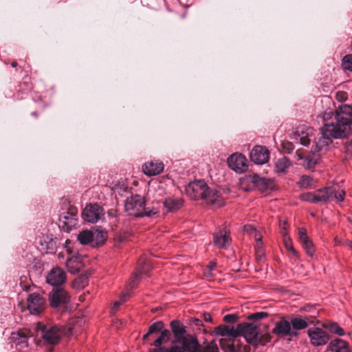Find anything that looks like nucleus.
I'll list each match as a JSON object with an SVG mask.
<instances>
[{"instance_id":"3","label":"nucleus","mask_w":352,"mask_h":352,"mask_svg":"<svg viewBox=\"0 0 352 352\" xmlns=\"http://www.w3.org/2000/svg\"><path fill=\"white\" fill-rule=\"evenodd\" d=\"M124 207L129 215L135 217L144 216L151 217L157 214V211L156 208H153V206L146 207L144 198L140 195H133L128 197L125 201Z\"/></svg>"},{"instance_id":"15","label":"nucleus","mask_w":352,"mask_h":352,"mask_svg":"<svg viewBox=\"0 0 352 352\" xmlns=\"http://www.w3.org/2000/svg\"><path fill=\"white\" fill-rule=\"evenodd\" d=\"M228 166L236 173H241L248 168L247 159L240 153H234L228 158Z\"/></svg>"},{"instance_id":"45","label":"nucleus","mask_w":352,"mask_h":352,"mask_svg":"<svg viewBox=\"0 0 352 352\" xmlns=\"http://www.w3.org/2000/svg\"><path fill=\"white\" fill-rule=\"evenodd\" d=\"M143 273H144V270L140 269V270H138L133 274V275L132 276V277L131 278L130 283H129L130 287L131 288H133L137 285L138 279L140 278V277L141 276V275Z\"/></svg>"},{"instance_id":"38","label":"nucleus","mask_w":352,"mask_h":352,"mask_svg":"<svg viewBox=\"0 0 352 352\" xmlns=\"http://www.w3.org/2000/svg\"><path fill=\"white\" fill-rule=\"evenodd\" d=\"M76 260V258H75ZM75 261L72 258H67L66 261V267L71 274H76L80 271V264H75Z\"/></svg>"},{"instance_id":"52","label":"nucleus","mask_w":352,"mask_h":352,"mask_svg":"<svg viewBox=\"0 0 352 352\" xmlns=\"http://www.w3.org/2000/svg\"><path fill=\"white\" fill-rule=\"evenodd\" d=\"M287 221H280L279 227H280V232L282 236H283V231H285V232H287Z\"/></svg>"},{"instance_id":"10","label":"nucleus","mask_w":352,"mask_h":352,"mask_svg":"<svg viewBox=\"0 0 352 352\" xmlns=\"http://www.w3.org/2000/svg\"><path fill=\"white\" fill-rule=\"evenodd\" d=\"M69 301V296L63 287H53L49 294L50 305L53 308H58Z\"/></svg>"},{"instance_id":"44","label":"nucleus","mask_w":352,"mask_h":352,"mask_svg":"<svg viewBox=\"0 0 352 352\" xmlns=\"http://www.w3.org/2000/svg\"><path fill=\"white\" fill-rule=\"evenodd\" d=\"M305 252L309 256H313L315 253V248L312 241L309 239L301 243Z\"/></svg>"},{"instance_id":"2","label":"nucleus","mask_w":352,"mask_h":352,"mask_svg":"<svg viewBox=\"0 0 352 352\" xmlns=\"http://www.w3.org/2000/svg\"><path fill=\"white\" fill-rule=\"evenodd\" d=\"M344 197L345 191L336 186L322 188L300 195L302 201L311 204H326L334 199L338 202H342L344 201Z\"/></svg>"},{"instance_id":"22","label":"nucleus","mask_w":352,"mask_h":352,"mask_svg":"<svg viewBox=\"0 0 352 352\" xmlns=\"http://www.w3.org/2000/svg\"><path fill=\"white\" fill-rule=\"evenodd\" d=\"M208 204L216 205L217 207L224 206L225 201L220 192L214 188H208L206 197L204 198Z\"/></svg>"},{"instance_id":"59","label":"nucleus","mask_w":352,"mask_h":352,"mask_svg":"<svg viewBox=\"0 0 352 352\" xmlns=\"http://www.w3.org/2000/svg\"><path fill=\"white\" fill-rule=\"evenodd\" d=\"M150 335L151 334H148V331H147V333L143 336L142 339L144 340H146L148 338Z\"/></svg>"},{"instance_id":"46","label":"nucleus","mask_w":352,"mask_h":352,"mask_svg":"<svg viewBox=\"0 0 352 352\" xmlns=\"http://www.w3.org/2000/svg\"><path fill=\"white\" fill-rule=\"evenodd\" d=\"M269 316V314L265 311H259L256 312L252 314H250L248 316V320H262L263 318H267Z\"/></svg>"},{"instance_id":"19","label":"nucleus","mask_w":352,"mask_h":352,"mask_svg":"<svg viewBox=\"0 0 352 352\" xmlns=\"http://www.w3.org/2000/svg\"><path fill=\"white\" fill-rule=\"evenodd\" d=\"M230 241V233L226 228H219L213 234V242L218 248H226Z\"/></svg>"},{"instance_id":"49","label":"nucleus","mask_w":352,"mask_h":352,"mask_svg":"<svg viewBox=\"0 0 352 352\" xmlns=\"http://www.w3.org/2000/svg\"><path fill=\"white\" fill-rule=\"evenodd\" d=\"M217 263L214 261H210L208 265H207V270L208 271L204 273V275L206 276H211V272L216 267Z\"/></svg>"},{"instance_id":"20","label":"nucleus","mask_w":352,"mask_h":352,"mask_svg":"<svg viewBox=\"0 0 352 352\" xmlns=\"http://www.w3.org/2000/svg\"><path fill=\"white\" fill-rule=\"evenodd\" d=\"M272 332L275 335L283 336H296L298 335L297 332L292 330L290 322L285 319L276 322Z\"/></svg>"},{"instance_id":"1","label":"nucleus","mask_w":352,"mask_h":352,"mask_svg":"<svg viewBox=\"0 0 352 352\" xmlns=\"http://www.w3.org/2000/svg\"><path fill=\"white\" fill-rule=\"evenodd\" d=\"M324 134L333 139H341L352 133V107L340 104L335 111V121L322 127Z\"/></svg>"},{"instance_id":"16","label":"nucleus","mask_w":352,"mask_h":352,"mask_svg":"<svg viewBox=\"0 0 352 352\" xmlns=\"http://www.w3.org/2000/svg\"><path fill=\"white\" fill-rule=\"evenodd\" d=\"M314 135V130L313 128L305 125L300 126L295 132V139L301 145L308 146Z\"/></svg>"},{"instance_id":"35","label":"nucleus","mask_w":352,"mask_h":352,"mask_svg":"<svg viewBox=\"0 0 352 352\" xmlns=\"http://www.w3.org/2000/svg\"><path fill=\"white\" fill-rule=\"evenodd\" d=\"M290 165L289 160L287 157H283L275 162V170L277 173H285Z\"/></svg>"},{"instance_id":"50","label":"nucleus","mask_w":352,"mask_h":352,"mask_svg":"<svg viewBox=\"0 0 352 352\" xmlns=\"http://www.w3.org/2000/svg\"><path fill=\"white\" fill-rule=\"evenodd\" d=\"M126 294H123L120 296V300H117L113 304V309L116 310L118 307L125 301Z\"/></svg>"},{"instance_id":"24","label":"nucleus","mask_w":352,"mask_h":352,"mask_svg":"<svg viewBox=\"0 0 352 352\" xmlns=\"http://www.w3.org/2000/svg\"><path fill=\"white\" fill-rule=\"evenodd\" d=\"M144 174L148 176L157 175L164 170V164L160 161H151L143 166Z\"/></svg>"},{"instance_id":"40","label":"nucleus","mask_w":352,"mask_h":352,"mask_svg":"<svg viewBox=\"0 0 352 352\" xmlns=\"http://www.w3.org/2000/svg\"><path fill=\"white\" fill-rule=\"evenodd\" d=\"M197 352H219L217 344L212 340Z\"/></svg>"},{"instance_id":"6","label":"nucleus","mask_w":352,"mask_h":352,"mask_svg":"<svg viewBox=\"0 0 352 352\" xmlns=\"http://www.w3.org/2000/svg\"><path fill=\"white\" fill-rule=\"evenodd\" d=\"M153 208L157 210V214L174 212L178 210L183 205V200L180 198L168 197L164 199H156L153 201Z\"/></svg>"},{"instance_id":"31","label":"nucleus","mask_w":352,"mask_h":352,"mask_svg":"<svg viewBox=\"0 0 352 352\" xmlns=\"http://www.w3.org/2000/svg\"><path fill=\"white\" fill-rule=\"evenodd\" d=\"M93 236V247L103 245L107 239V232L101 229L91 230Z\"/></svg>"},{"instance_id":"27","label":"nucleus","mask_w":352,"mask_h":352,"mask_svg":"<svg viewBox=\"0 0 352 352\" xmlns=\"http://www.w3.org/2000/svg\"><path fill=\"white\" fill-rule=\"evenodd\" d=\"M175 344H182V349L188 352H197L198 351V342L197 340L192 336H184L180 339L179 341L175 342Z\"/></svg>"},{"instance_id":"36","label":"nucleus","mask_w":352,"mask_h":352,"mask_svg":"<svg viewBox=\"0 0 352 352\" xmlns=\"http://www.w3.org/2000/svg\"><path fill=\"white\" fill-rule=\"evenodd\" d=\"M316 181L313 177L309 175H302L298 182V185L301 188H311L315 186Z\"/></svg>"},{"instance_id":"30","label":"nucleus","mask_w":352,"mask_h":352,"mask_svg":"<svg viewBox=\"0 0 352 352\" xmlns=\"http://www.w3.org/2000/svg\"><path fill=\"white\" fill-rule=\"evenodd\" d=\"M309 318L301 316H296L290 321L291 327L294 330H302L306 329L309 325Z\"/></svg>"},{"instance_id":"61","label":"nucleus","mask_w":352,"mask_h":352,"mask_svg":"<svg viewBox=\"0 0 352 352\" xmlns=\"http://www.w3.org/2000/svg\"><path fill=\"white\" fill-rule=\"evenodd\" d=\"M347 245H349V247L352 250V241H349Z\"/></svg>"},{"instance_id":"32","label":"nucleus","mask_w":352,"mask_h":352,"mask_svg":"<svg viewBox=\"0 0 352 352\" xmlns=\"http://www.w3.org/2000/svg\"><path fill=\"white\" fill-rule=\"evenodd\" d=\"M320 154L317 152H315V151L313 152L312 155H309L305 157H302L301 156H299V159L303 160L302 165L306 168H311L316 166V164L318 163V161L320 157Z\"/></svg>"},{"instance_id":"47","label":"nucleus","mask_w":352,"mask_h":352,"mask_svg":"<svg viewBox=\"0 0 352 352\" xmlns=\"http://www.w3.org/2000/svg\"><path fill=\"white\" fill-rule=\"evenodd\" d=\"M239 319V316L235 314H227L223 316V321L227 323H235Z\"/></svg>"},{"instance_id":"57","label":"nucleus","mask_w":352,"mask_h":352,"mask_svg":"<svg viewBox=\"0 0 352 352\" xmlns=\"http://www.w3.org/2000/svg\"><path fill=\"white\" fill-rule=\"evenodd\" d=\"M345 97V93L344 92H338L336 94V98L337 99H342Z\"/></svg>"},{"instance_id":"14","label":"nucleus","mask_w":352,"mask_h":352,"mask_svg":"<svg viewBox=\"0 0 352 352\" xmlns=\"http://www.w3.org/2000/svg\"><path fill=\"white\" fill-rule=\"evenodd\" d=\"M46 280L54 287H63L66 280V273L60 267H54L47 275Z\"/></svg>"},{"instance_id":"43","label":"nucleus","mask_w":352,"mask_h":352,"mask_svg":"<svg viewBox=\"0 0 352 352\" xmlns=\"http://www.w3.org/2000/svg\"><path fill=\"white\" fill-rule=\"evenodd\" d=\"M342 66L344 69L352 72V54H348L343 57Z\"/></svg>"},{"instance_id":"17","label":"nucleus","mask_w":352,"mask_h":352,"mask_svg":"<svg viewBox=\"0 0 352 352\" xmlns=\"http://www.w3.org/2000/svg\"><path fill=\"white\" fill-rule=\"evenodd\" d=\"M251 182L253 184L254 186L261 192H268L269 191L273 190L275 187L274 179L262 177L258 175H254L252 177Z\"/></svg>"},{"instance_id":"7","label":"nucleus","mask_w":352,"mask_h":352,"mask_svg":"<svg viewBox=\"0 0 352 352\" xmlns=\"http://www.w3.org/2000/svg\"><path fill=\"white\" fill-rule=\"evenodd\" d=\"M41 331L44 342L52 345L58 344L65 333L61 326L52 324L43 325Z\"/></svg>"},{"instance_id":"34","label":"nucleus","mask_w":352,"mask_h":352,"mask_svg":"<svg viewBox=\"0 0 352 352\" xmlns=\"http://www.w3.org/2000/svg\"><path fill=\"white\" fill-rule=\"evenodd\" d=\"M170 331L168 329H164L161 331L158 338L151 344L155 348L162 347L161 345L167 342L170 338Z\"/></svg>"},{"instance_id":"18","label":"nucleus","mask_w":352,"mask_h":352,"mask_svg":"<svg viewBox=\"0 0 352 352\" xmlns=\"http://www.w3.org/2000/svg\"><path fill=\"white\" fill-rule=\"evenodd\" d=\"M251 160L256 164H264L268 162L270 152L265 146H255L250 153Z\"/></svg>"},{"instance_id":"56","label":"nucleus","mask_w":352,"mask_h":352,"mask_svg":"<svg viewBox=\"0 0 352 352\" xmlns=\"http://www.w3.org/2000/svg\"><path fill=\"white\" fill-rule=\"evenodd\" d=\"M204 320L206 321V322H211L212 321V317H211L210 314L205 313L204 314Z\"/></svg>"},{"instance_id":"13","label":"nucleus","mask_w":352,"mask_h":352,"mask_svg":"<svg viewBox=\"0 0 352 352\" xmlns=\"http://www.w3.org/2000/svg\"><path fill=\"white\" fill-rule=\"evenodd\" d=\"M103 208L97 204L87 206L82 211V216L85 221L96 223L104 216Z\"/></svg>"},{"instance_id":"42","label":"nucleus","mask_w":352,"mask_h":352,"mask_svg":"<svg viewBox=\"0 0 352 352\" xmlns=\"http://www.w3.org/2000/svg\"><path fill=\"white\" fill-rule=\"evenodd\" d=\"M164 328V323L162 321H157L154 323H153L150 327H148V334H153L155 333H158L162 331V329Z\"/></svg>"},{"instance_id":"48","label":"nucleus","mask_w":352,"mask_h":352,"mask_svg":"<svg viewBox=\"0 0 352 352\" xmlns=\"http://www.w3.org/2000/svg\"><path fill=\"white\" fill-rule=\"evenodd\" d=\"M298 238L301 243L309 240L306 230L304 228H301L298 230Z\"/></svg>"},{"instance_id":"4","label":"nucleus","mask_w":352,"mask_h":352,"mask_svg":"<svg viewBox=\"0 0 352 352\" xmlns=\"http://www.w3.org/2000/svg\"><path fill=\"white\" fill-rule=\"evenodd\" d=\"M238 333L239 336H243L248 343L254 346L261 344L264 338L258 327L248 322L238 324Z\"/></svg>"},{"instance_id":"9","label":"nucleus","mask_w":352,"mask_h":352,"mask_svg":"<svg viewBox=\"0 0 352 352\" xmlns=\"http://www.w3.org/2000/svg\"><path fill=\"white\" fill-rule=\"evenodd\" d=\"M221 349L225 352H249L250 347L243 345L237 338H222L219 340Z\"/></svg>"},{"instance_id":"21","label":"nucleus","mask_w":352,"mask_h":352,"mask_svg":"<svg viewBox=\"0 0 352 352\" xmlns=\"http://www.w3.org/2000/svg\"><path fill=\"white\" fill-rule=\"evenodd\" d=\"M10 342L14 344L16 349H23L28 346V333L24 330L12 332L10 336Z\"/></svg>"},{"instance_id":"60","label":"nucleus","mask_w":352,"mask_h":352,"mask_svg":"<svg viewBox=\"0 0 352 352\" xmlns=\"http://www.w3.org/2000/svg\"><path fill=\"white\" fill-rule=\"evenodd\" d=\"M11 65H12V67H17V65H18V63H17V62H16V61H13V62L12 63Z\"/></svg>"},{"instance_id":"54","label":"nucleus","mask_w":352,"mask_h":352,"mask_svg":"<svg viewBox=\"0 0 352 352\" xmlns=\"http://www.w3.org/2000/svg\"><path fill=\"white\" fill-rule=\"evenodd\" d=\"M333 113L331 110H329V111H325L324 113V115H323V120H327L330 118H331V116H333Z\"/></svg>"},{"instance_id":"23","label":"nucleus","mask_w":352,"mask_h":352,"mask_svg":"<svg viewBox=\"0 0 352 352\" xmlns=\"http://www.w3.org/2000/svg\"><path fill=\"white\" fill-rule=\"evenodd\" d=\"M38 243L41 247V251L46 254L54 252L56 249V241L51 235H43L39 237Z\"/></svg>"},{"instance_id":"29","label":"nucleus","mask_w":352,"mask_h":352,"mask_svg":"<svg viewBox=\"0 0 352 352\" xmlns=\"http://www.w3.org/2000/svg\"><path fill=\"white\" fill-rule=\"evenodd\" d=\"M331 352H349V344L340 338L332 340L329 344Z\"/></svg>"},{"instance_id":"26","label":"nucleus","mask_w":352,"mask_h":352,"mask_svg":"<svg viewBox=\"0 0 352 352\" xmlns=\"http://www.w3.org/2000/svg\"><path fill=\"white\" fill-rule=\"evenodd\" d=\"M333 138L326 135L323 129H321V136L316 144L315 152L322 154L324 153L333 142Z\"/></svg>"},{"instance_id":"28","label":"nucleus","mask_w":352,"mask_h":352,"mask_svg":"<svg viewBox=\"0 0 352 352\" xmlns=\"http://www.w3.org/2000/svg\"><path fill=\"white\" fill-rule=\"evenodd\" d=\"M170 326L175 338L173 343L179 341L181 338L185 336L186 333V327L182 322L177 320H172Z\"/></svg>"},{"instance_id":"12","label":"nucleus","mask_w":352,"mask_h":352,"mask_svg":"<svg viewBox=\"0 0 352 352\" xmlns=\"http://www.w3.org/2000/svg\"><path fill=\"white\" fill-rule=\"evenodd\" d=\"M307 335L311 344L315 346L325 345L329 340V334L320 327L309 328L307 331Z\"/></svg>"},{"instance_id":"51","label":"nucleus","mask_w":352,"mask_h":352,"mask_svg":"<svg viewBox=\"0 0 352 352\" xmlns=\"http://www.w3.org/2000/svg\"><path fill=\"white\" fill-rule=\"evenodd\" d=\"M283 147L288 153H291L294 150V146L292 143L289 142H283Z\"/></svg>"},{"instance_id":"55","label":"nucleus","mask_w":352,"mask_h":352,"mask_svg":"<svg viewBox=\"0 0 352 352\" xmlns=\"http://www.w3.org/2000/svg\"><path fill=\"white\" fill-rule=\"evenodd\" d=\"M117 238L120 242H122L126 239V235L125 233H124L123 234L122 233H120L118 235Z\"/></svg>"},{"instance_id":"53","label":"nucleus","mask_w":352,"mask_h":352,"mask_svg":"<svg viewBox=\"0 0 352 352\" xmlns=\"http://www.w3.org/2000/svg\"><path fill=\"white\" fill-rule=\"evenodd\" d=\"M345 152L347 155H352V140L345 144Z\"/></svg>"},{"instance_id":"41","label":"nucleus","mask_w":352,"mask_h":352,"mask_svg":"<svg viewBox=\"0 0 352 352\" xmlns=\"http://www.w3.org/2000/svg\"><path fill=\"white\" fill-rule=\"evenodd\" d=\"M150 352H184V349H182L180 346H173L169 348H154L151 349Z\"/></svg>"},{"instance_id":"39","label":"nucleus","mask_w":352,"mask_h":352,"mask_svg":"<svg viewBox=\"0 0 352 352\" xmlns=\"http://www.w3.org/2000/svg\"><path fill=\"white\" fill-rule=\"evenodd\" d=\"M324 327L329 329V330L331 333L337 334L340 336H342L344 335V329L342 327H340L336 322H329Z\"/></svg>"},{"instance_id":"33","label":"nucleus","mask_w":352,"mask_h":352,"mask_svg":"<svg viewBox=\"0 0 352 352\" xmlns=\"http://www.w3.org/2000/svg\"><path fill=\"white\" fill-rule=\"evenodd\" d=\"M77 239L82 245L91 244L93 246V236L91 230H85L81 231Z\"/></svg>"},{"instance_id":"25","label":"nucleus","mask_w":352,"mask_h":352,"mask_svg":"<svg viewBox=\"0 0 352 352\" xmlns=\"http://www.w3.org/2000/svg\"><path fill=\"white\" fill-rule=\"evenodd\" d=\"M214 333L224 338H237L239 337L238 324L236 328L228 325H219L214 328Z\"/></svg>"},{"instance_id":"37","label":"nucleus","mask_w":352,"mask_h":352,"mask_svg":"<svg viewBox=\"0 0 352 352\" xmlns=\"http://www.w3.org/2000/svg\"><path fill=\"white\" fill-rule=\"evenodd\" d=\"M283 238L284 246L286 248V250L291 252L294 256L298 257V253L293 247L292 239L290 236L288 235V233L285 232V231H283Z\"/></svg>"},{"instance_id":"8","label":"nucleus","mask_w":352,"mask_h":352,"mask_svg":"<svg viewBox=\"0 0 352 352\" xmlns=\"http://www.w3.org/2000/svg\"><path fill=\"white\" fill-rule=\"evenodd\" d=\"M208 186L204 180H195L186 188L187 195L192 199H204L206 197Z\"/></svg>"},{"instance_id":"5","label":"nucleus","mask_w":352,"mask_h":352,"mask_svg":"<svg viewBox=\"0 0 352 352\" xmlns=\"http://www.w3.org/2000/svg\"><path fill=\"white\" fill-rule=\"evenodd\" d=\"M58 226L61 230L69 232L75 229L78 225V209L75 206H69L66 210L59 215Z\"/></svg>"},{"instance_id":"58","label":"nucleus","mask_w":352,"mask_h":352,"mask_svg":"<svg viewBox=\"0 0 352 352\" xmlns=\"http://www.w3.org/2000/svg\"><path fill=\"white\" fill-rule=\"evenodd\" d=\"M194 323L195 325L197 326H199V325H201L202 324V321L199 319H197V318H195L194 319Z\"/></svg>"},{"instance_id":"11","label":"nucleus","mask_w":352,"mask_h":352,"mask_svg":"<svg viewBox=\"0 0 352 352\" xmlns=\"http://www.w3.org/2000/svg\"><path fill=\"white\" fill-rule=\"evenodd\" d=\"M28 309L32 315H39L45 309V300L38 293L30 294L27 298Z\"/></svg>"},{"instance_id":"62","label":"nucleus","mask_w":352,"mask_h":352,"mask_svg":"<svg viewBox=\"0 0 352 352\" xmlns=\"http://www.w3.org/2000/svg\"><path fill=\"white\" fill-rule=\"evenodd\" d=\"M32 115L33 116H35V117H37V116H38L36 112H33V113H32Z\"/></svg>"}]
</instances>
